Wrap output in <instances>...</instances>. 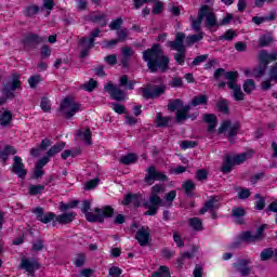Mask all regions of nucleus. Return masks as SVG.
<instances>
[{
    "label": "nucleus",
    "instance_id": "obj_1",
    "mask_svg": "<svg viewBox=\"0 0 277 277\" xmlns=\"http://www.w3.org/2000/svg\"><path fill=\"white\" fill-rule=\"evenodd\" d=\"M143 62L147 64V69L151 75L170 70V57L166 55L159 43H154L151 48L143 51Z\"/></svg>",
    "mask_w": 277,
    "mask_h": 277
},
{
    "label": "nucleus",
    "instance_id": "obj_2",
    "mask_svg": "<svg viewBox=\"0 0 277 277\" xmlns=\"http://www.w3.org/2000/svg\"><path fill=\"white\" fill-rule=\"evenodd\" d=\"M222 77H225V79H227V88L234 91V100L243 101V98H246V95L243 94V91H241V85L237 84V79H239V71H226V69L224 68L215 69L213 74L214 81H220Z\"/></svg>",
    "mask_w": 277,
    "mask_h": 277
},
{
    "label": "nucleus",
    "instance_id": "obj_3",
    "mask_svg": "<svg viewBox=\"0 0 277 277\" xmlns=\"http://www.w3.org/2000/svg\"><path fill=\"white\" fill-rule=\"evenodd\" d=\"M267 229V224H262L255 229V234L252 232L245 230L239 235V240L232 242L230 248L237 249L241 246V241L246 243H256V241H263L265 239V230Z\"/></svg>",
    "mask_w": 277,
    "mask_h": 277
},
{
    "label": "nucleus",
    "instance_id": "obj_4",
    "mask_svg": "<svg viewBox=\"0 0 277 277\" xmlns=\"http://www.w3.org/2000/svg\"><path fill=\"white\" fill-rule=\"evenodd\" d=\"M183 42H185L184 32H176L175 40L168 42V47H170L172 51H177V53L174 55V60L180 66H183V64H185V57L187 55V48Z\"/></svg>",
    "mask_w": 277,
    "mask_h": 277
},
{
    "label": "nucleus",
    "instance_id": "obj_5",
    "mask_svg": "<svg viewBox=\"0 0 277 277\" xmlns=\"http://www.w3.org/2000/svg\"><path fill=\"white\" fill-rule=\"evenodd\" d=\"M248 160V153H241L237 155H225L223 158V163L221 166V172L223 174H230L235 166H241Z\"/></svg>",
    "mask_w": 277,
    "mask_h": 277
},
{
    "label": "nucleus",
    "instance_id": "obj_6",
    "mask_svg": "<svg viewBox=\"0 0 277 277\" xmlns=\"http://www.w3.org/2000/svg\"><path fill=\"white\" fill-rule=\"evenodd\" d=\"M226 131V137L229 144H235V137H237V135H239V131H241V123L236 122L233 124L230 120H224L217 129V135H223Z\"/></svg>",
    "mask_w": 277,
    "mask_h": 277
},
{
    "label": "nucleus",
    "instance_id": "obj_7",
    "mask_svg": "<svg viewBox=\"0 0 277 277\" xmlns=\"http://www.w3.org/2000/svg\"><path fill=\"white\" fill-rule=\"evenodd\" d=\"M65 120H70L75 114L81 111V104L72 102L70 97H65L57 109Z\"/></svg>",
    "mask_w": 277,
    "mask_h": 277
},
{
    "label": "nucleus",
    "instance_id": "obj_8",
    "mask_svg": "<svg viewBox=\"0 0 277 277\" xmlns=\"http://www.w3.org/2000/svg\"><path fill=\"white\" fill-rule=\"evenodd\" d=\"M43 42H47V38L34 32L26 34L21 40L25 51H36L38 44H42Z\"/></svg>",
    "mask_w": 277,
    "mask_h": 277
},
{
    "label": "nucleus",
    "instance_id": "obj_9",
    "mask_svg": "<svg viewBox=\"0 0 277 277\" xmlns=\"http://www.w3.org/2000/svg\"><path fill=\"white\" fill-rule=\"evenodd\" d=\"M155 181H160V183H166V181H168V175L161 171H157L156 166H150L146 169L144 183H147V185H153Z\"/></svg>",
    "mask_w": 277,
    "mask_h": 277
},
{
    "label": "nucleus",
    "instance_id": "obj_10",
    "mask_svg": "<svg viewBox=\"0 0 277 277\" xmlns=\"http://www.w3.org/2000/svg\"><path fill=\"white\" fill-rule=\"evenodd\" d=\"M141 92L143 98H159V96L166 94V84L142 88Z\"/></svg>",
    "mask_w": 277,
    "mask_h": 277
},
{
    "label": "nucleus",
    "instance_id": "obj_11",
    "mask_svg": "<svg viewBox=\"0 0 277 277\" xmlns=\"http://www.w3.org/2000/svg\"><path fill=\"white\" fill-rule=\"evenodd\" d=\"M104 90L105 92H108V94H110L113 101H117L118 103H120L127 100V92L116 87L111 81L104 87Z\"/></svg>",
    "mask_w": 277,
    "mask_h": 277
},
{
    "label": "nucleus",
    "instance_id": "obj_12",
    "mask_svg": "<svg viewBox=\"0 0 277 277\" xmlns=\"http://www.w3.org/2000/svg\"><path fill=\"white\" fill-rule=\"evenodd\" d=\"M31 213L36 216L37 222H41V224H51L53 220H55V212H45L44 208L36 207L31 210Z\"/></svg>",
    "mask_w": 277,
    "mask_h": 277
},
{
    "label": "nucleus",
    "instance_id": "obj_13",
    "mask_svg": "<svg viewBox=\"0 0 277 277\" xmlns=\"http://www.w3.org/2000/svg\"><path fill=\"white\" fill-rule=\"evenodd\" d=\"M143 207L147 209L144 212V215H157L159 212V207H163V199L161 197H149V203H143Z\"/></svg>",
    "mask_w": 277,
    "mask_h": 277
},
{
    "label": "nucleus",
    "instance_id": "obj_14",
    "mask_svg": "<svg viewBox=\"0 0 277 277\" xmlns=\"http://www.w3.org/2000/svg\"><path fill=\"white\" fill-rule=\"evenodd\" d=\"M11 172L18 176V179H27V169H25V163L23 162V158L21 156L13 157Z\"/></svg>",
    "mask_w": 277,
    "mask_h": 277
},
{
    "label": "nucleus",
    "instance_id": "obj_15",
    "mask_svg": "<svg viewBox=\"0 0 277 277\" xmlns=\"http://www.w3.org/2000/svg\"><path fill=\"white\" fill-rule=\"evenodd\" d=\"M251 263L252 260L250 259H239L233 264V267H235V269H237L242 277H246L250 276V272H252V268H250Z\"/></svg>",
    "mask_w": 277,
    "mask_h": 277
},
{
    "label": "nucleus",
    "instance_id": "obj_16",
    "mask_svg": "<svg viewBox=\"0 0 277 277\" xmlns=\"http://www.w3.org/2000/svg\"><path fill=\"white\" fill-rule=\"evenodd\" d=\"M259 64L265 65L266 68L273 62H277V51L268 53L267 50H260L258 55Z\"/></svg>",
    "mask_w": 277,
    "mask_h": 277
},
{
    "label": "nucleus",
    "instance_id": "obj_17",
    "mask_svg": "<svg viewBox=\"0 0 277 277\" xmlns=\"http://www.w3.org/2000/svg\"><path fill=\"white\" fill-rule=\"evenodd\" d=\"M192 102L188 105H184L182 102L181 109L175 111V122L179 124L181 122H185V120H189V111H192Z\"/></svg>",
    "mask_w": 277,
    "mask_h": 277
},
{
    "label": "nucleus",
    "instance_id": "obj_18",
    "mask_svg": "<svg viewBox=\"0 0 277 277\" xmlns=\"http://www.w3.org/2000/svg\"><path fill=\"white\" fill-rule=\"evenodd\" d=\"M135 239L140 246H148V241H150V228L141 227L136 232Z\"/></svg>",
    "mask_w": 277,
    "mask_h": 277
},
{
    "label": "nucleus",
    "instance_id": "obj_19",
    "mask_svg": "<svg viewBox=\"0 0 277 277\" xmlns=\"http://www.w3.org/2000/svg\"><path fill=\"white\" fill-rule=\"evenodd\" d=\"M77 217V213L75 212H64L60 215L55 214L53 222V226H55V222L61 224L62 226L66 224H71L72 221Z\"/></svg>",
    "mask_w": 277,
    "mask_h": 277
},
{
    "label": "nucleus",
    "instance_id": "obj_20",
    "mask_svg": "<svg viewBox=\"0 0 277 277\" xmlns=\"http://www.w3.org/2000/svg\"><path fill=\"white\" fill-rule=\"evenodd\" d=\"M21 267L22 269H25L30 274V276H34L36 274V269H40V263L38 261H30L27 258L22 259L21 262Z\"/></svg>",
    "mask_w": 277,
    "mask_h": 277
},
{
    "label": "nucleus",
    "instance_id": "obj_21",
    "mask_svg": "<svg viewBox=\"0 0 277 277\" xmlns=\"http://www.w3.org/2000/svg\"><path fill=\"white\" fill-rule=\"evenodd\" d=\"M121 205L123 207H129L130 205H132L135 209H140V207L142 206V203L140 202V195L128 193L127 195H124Z\"/></svg>",
    "mask_w": 277,
    "mask_h": 277
},
{
    "label": "nucleus",
    "instance_id": "obj_22",
    "mask_svg": "<svg viewBox=\"0 0 277 277\" xmlns=\"http://www.w3.org/2000/svg\"><path fill=\"white\" fill-rule=\"evenodd\" d=\"M202 121L208 124V133H215V128L217 127V115L215 114H203Z\"/></svg>",
    "mask_w": 277,
    "mask_h": 277
},
{
    "label": "nucleus",
    "instance_id": "obj_23",
    "mask_svg": "<svg viewBox=\"0 0 277 277\" xmlns=\"http://www.w3.org/2000/svg\"><path fill=\"white\" fill-rule=\"evenodd\" d=\"M89 21L91 23H98L100 27H107V14L101 13V11H95L90 14Z\"/></svg>",
    "mask_w": 277,
    "mask_h": 277
},
{
    "label": "nucleus",
    "instance_id": "obj_24",
    "mask_svg": "<svg viewBox=\"0 0 277 277\" xmlns=\"http://www.w3.org/2000/svg\"><path fill=\"white\" fill-rule=\"evenodd\" d=\"M220 209V203H217V198L211 197L205 202L203 207L199 210L200 215H205L207 211H217Z\"/></svg>",
    "mask_w": 277,
    "mask_h": 277
},
{
    "label": "nucleus",
    "instance_id": "obj_25",
    "mask_svg": "<svg viewBox=\"0 0 277 277\" xmlns=\"http://www.w3.org/2000/svg\"><path fill=\"white\" fill-rule=\"evenodd\" d=\"M246 215V209L242 207H235L232 209V217H235L236 223L239 224L240 226H243V224H246V221L243 220Z\"/></svg>",
    "mask_w": 277,
    "mask_h": 277
},
{
    "label": "nucleus",
    "instance_id": "obj_26",
    "mask_svg": "<svg viewBox=\"0 0 277 277\" xmlns=\"http://www.w3.org/2000/svg\"><path fill=\"white\" fill-rule=\"evenodd\" d=\"M3 85L10 90H13L14 92H16V90H21V85H23V82H21V75L12 74L11 81L3 83Z\"/></svg>",
    "mask_w": 277,
    "mask_h": 277
},
{
    "label": "nucleus",
    "instance_id": "obj_27",
    "mask_svg": "<svg viewBox=\"0 0 277 277\" xmlns=\"http://www.w3.org/2000/svg\"><path fill=\"white\" fill-rule=\"evenodd\" d=\"M216 111L223 114L224 116H228L230 114V107L228 106V100L221 97L215 104Z\"/></svg>",
    "mask_w": 277,
    "mask_h": 277
},
{
    "label": "nucleus",
    "instance_id": "obj_28",
    "mask_svg": "<svg viewBox=\"0 0 277 277\" xmlns=\"http://www.w3.org/2000/svg\"><path fill=\"white\" fill-rule=\"evenodd\" d=\"M192 107H198L200 105H209V96L207 94L196 95L190 101Z\"/></svg>",
    "mask_w": 277,
    "mask_h": 277
},
{
    "label": "nucleus",
    "instance_id": "obj_29",
    "mask_svg": "<svg viewBox=\"0 0 277 277\" xmlns=\"http://www.w3.org/2000/svg\"><path fill=\"white\" fill-rule=\"evenodd\" d=\"M66 148V143L65 142H58L54 144L48 151L47 155L48 157H55V155H60Z\"/></svg>",
    "mask_w": 277,
    "mask_h": 277
},
{
    "label": "nucleus",
    "instance_id": "obj_30",
    "mask_svg": "<svg viewBox=\"0 0 277 277\" xmlns=\"http://www.w3.org/2000/svg\"><path fill=\"white\" fill-rule=\"evenodd\" d=\"M119 163H122L123 166H132L133 163H137V154L129 153L122 156Z\"/></svg>",
    "mask_w": 277,
    "mask_h": 277
},
{
    "label": "nucleus",
    "instance_id": "obj_31",
    "mask_svg": "<svg viewBox=\"0 0 277 277\" xmlns=\"http://www.w3.org/2000/svg\"><path fill=\"white\" fill-rule=\"evenodd\" d=\"M276 21V13L271 12L268 16H253L252 23L255 25H263V23H269Z\"/></svg>",
    "mask_w": 277,
    "mask_h": 277
},
{
    "label": "nucleus",
    "instance_id": "obj_32",
    "mask_svg": "<svg viewBox=\"0 0 277 277\" xmlns=\"http://www.w3.org/2000/svg\"><path fill=\"white\" fill-rule=\"evenodd\" d=\"M170 120H172V117L170 116L163 117V114L158 113L156 116V126L160 129H166V127L170 124Z\"/></svg>",
    "mask_w": 277,
    "mask_h": 277
},
{
    "label": "nucleus",
    "instance_id": "obj_33",
    "mask_svg": "<svg viewBox=\"0 0 277 277\" xmlns=\"http://www.w3.org/2000/svg\"><path fill=\"white\" fill-rule=\"evenodd\" d=\"M78 137H81L88 146H92V130L85 128V130H78Z\"/></svg>",
    "mask_w": 277,
    "mask_h": 277
},
{
    "label": "nucleus",
    "instance_id": "obj_34",
    "mask_svg": "<svg viewBox=\"0 0 277 277\" xmlns=\"http://www.w3.org/2000/svg\"><path fill=\"white\" fill-rule=\"evenodd\" d=\"M119 85L121 88H126V90H135V82L129 80V76H127V75H122L119 78Z\"/></svg>",
    "mask_w": 277,
    "mask_h": 277
},
{
    "label": "nucleus",
    "instance_id": "obj_35",
    "mask_svg": "<svg viewBox=\"0 0 277 277\" xmlns=\"http://www.w3.org/2000/svg\"><path fill=\"white\" fill-rule=\"evenodd\" d=\"M272 42H274V37L272 36V34L261 35L259 38L260 49H265V47H269Z\"/></svg>",
    "mask_w": 277,
    "mask_h": 277
},
{
    "label": "nucleus",
    "instance_id": "obj_36",
    "mask_svg": "<svg viewBox=\"0 0 277 277\" xmlns=\"http://www.w3.org/2000/svg\"><path fill=\"white\" fill-rule=\"evenodd\" d=\"M151 277H172V274L170 273V268L168 266L161 265L157 271L151 273Z\"/></svg>",
    "mask_w": 277,
    "mask_h": 277
},
{
    "label": "nucleus",
    "instance_id": "obj_37",
    "mask_svg": "<svg viewBox=\"0 0 277 277\" xmlns=\"http://www.w3.org/2000/svg\"><path fill=\"white\" fill-rule=\"evenodd\" d=\"M182 189H184L187 198H192V196H194L192 192L196 189V184L192 180H187L182 184Z\"/></svg>",
    "mask_w": 277,
    "mask_h": 277
},
{
    "label": "nucleus",
    "instance_id": "obj_38",
    "mask_svg": "<svg viewBox=\"0 0 277 277\" xmlns=\"http://www.w3.org/2000/svg\"><path fill=\"white\" fill-rule=\"evenodd\" d=\"M181 107H183V100L181 98H174V100H170L168 103V110L169 111H179V109H181Z\"/></svg>",
    "mask_w": 277,
    "mask_h": 277
},
{
    "label": "nucleus",
    "instance_id": "obj_39",
    "mask_svg": "<svg viewBox=\"0 0 277 277\" xmlns=\"http://www.w3.org/2000/svg\"><path fill=\"white\" fill-rule=\"evenodd\" d=\"M85 220L87 222H91V224H105V220H103V216L101 214H94L92 212L87 213Z\"/></svg>",
    "mask_w": 277,
    "mask_h": 277
},
{
    "label": "nucleus",
    "instance_id": "obj_40",
    "mask_svg": "<svg viewBox=\"0 0 277 277\" xmlns=\"http://www.w3.org/2000/svg\"><path fill=\"white\" fill-rule=\"evenodd\" d=\"M87 256L85 253H77L72 260L71 263L75 265V267H83L85 265Z\"/></svg>",
    "mask_w": 277,
    "mask_h": 277
},
{
    "label": "nucleus",
    "instance_id": "obj_41",
    "mask_svg": "<svg viewBox=\"0 0 277 277\" xmlns=\"http://www.w3.org/2000/svg\"><path fill=\"white\" fill-rule=\"evenodd\" d=\"M47 189L43 184L34 185L31 184L28 187V194L30 196H40V194L43 193V190Z\"/></svg>",
    "mask_w": 277,
    "mask_h": 277
},
{
    "label": "nucleus",
    "instance_id": "obj_42",
    "mask_svg": "<svg viewBox=\"0 0 277 277\" xmlns=\"http://www.w3.org/2000/svg\"><path fill=\"white\" fill-rule=\"evenodd\" d=\"M12 122V111L10 110H4L0 115V126L1 127H8Z\"/></svg>",
    "mask_w": 277,
    "mask_h": 277
},
{
    "label": "nucleus",
    "instance_id": "obj_43",
    "mask_svg": "<svg viewBox=\"0 0 277 277\" xmlns=\"http://www.w3.org/2000/svg\"><path fill=\"white\" fill-rule=\"evenodd\" d=\"M237 38V31L234 29H227L223 35L219 36V40H226L227 42H233Z\"/></svg>",
    "mask_w": 277,
    "mask_h": 277
},
{
    "label": "nucleus",
    "instance_id": "obj_44",
    "mask_svg": "<svg viewBox=\"0 0 277 277\" xmlns=\"http://www.w3.org/2000/svg\"><path fill=\"white\" fill-rule=\"evenodd\" d=\"M40 12V6L38 5H28L24 9L23 13L27 18H31V16H36Z\"/></svg>",
    "mask_w": 277,
    "mask_h": 277
},
{
    "label": "nucleus",
    "instance_id": "obj_45",
    "mask_svg": "<svg viewBox=\"0 0 277 277\" xmlns=\"http://www.w3.org/2000/svg\"><path fill=\"white\" fill-rule=\"evenodd\" d=\"M243 92L251 94L256 90V83L252 79H247L242 84Z\"/></svg>",
    "mask_w": 277,
    "mask_h": 277
},
{
    "label": "nucleus",
    "instance_id": "obj_46",
    "mask_svg": "<svg viewBox=\"0 0 277 277\" xmlns=\"http://www.w3.org/2000/svg\"><path fill=\"white\" fill-rule=\"evenodd\" d=\"M188 224L193 230H202V220H200V217L195 216L189 219Z\"/></svg>",
    "mask_w": 277,
    "mask_h": 277
},
{
    "label": "nucleus",
    "instance_id": "obj_47",
    "mask_svg": "<svg viewBox=\"0 0 277 277\" xmlns=\"http://www.w3.org/2000/svg\"><path fill=\"white\" fill-rule=\"evenodd\" d=\"M261 261H269V259H274V248L269 247L263 249L260 253Z\"/></svg>",
    "mask_w": 277,
    "mask_h": 277
},
{
    "label": "nucleus",
    "instance_id": "obj_48",
    "mask_svg": "<svg viewBox=\"0 0 277 277\" xmlns=\"http://www.w3.org/2000/svg\"><path fill=\"white\" fill-rule=\"evenodd\" d=\"M51 105H52L51 100H49V97L47 96L41 97L40 108L44 114H51Z\"/></svg>",
    "mask_w": 277,
    "mask_h": 277
},
{
    "label": "nucleus",
    "instance_id": "obj_49",
    "mask_svg": "<svg viewBox=\"0 0 277 277\" xmlns=\"http://www.w3.org/2000/svg\"><path fill=\"white\" fill-rule=\"evenodd\" d=\"M163 8H164L163 2H161L160 0H156L154 2L151 14H154L155 16H159V14H163Z\"/></svg>",
    "mask_w": 277,
    "mask_h": 277
},
{
    "label": "nucleus",
    "instance_id": "obj_50",
    "mask_svg": "<svg viewBox=\"0 0 277 277\" xmlns=\"http://www.w3.org/2000/svg\"><path fill=\"white\" fill-rule=\"evenodd\" d=\"M123 24H124V21L122 19V17H117L116 19H113L110 22L108 27L110 31H118V29H120V27H122Z\"/></svg>",
    "mask_w": 277,
    "mask_h": 277
},
{
    "label": "nucleus",
    "instance_id": "obj_51",
    "mask_svg": "<svg viewBox=\"0 0 277 277\" xmlns=\"http://www.w3.org/2000/svg\"><path fill=\"white\" fill-rule=\"evenodd\" d=\"M116 210H114V207L111 206H104L102 208V220L114 217V213Z\"/></svg>",
    "mask_w": 277,
    "mask_h": 277
},
{
    "label": "nucleus",
    "instance_id": "obj_52",
    "mask_svg": "<svg viewBox=\"0 0 277 277\" xmlns=\"http://www.w3.org/2000/svg\"><path fill=\"white\" fill-rule=\"evenodd\" d=\"M255 198H258L259 200L254 202V209H256V211H263V209H265V202L267 199L261 196V194H256Z\"/></svg>",
    "mask_w": 277,
    "mask_h": 277
},
{
    "label": "nucleus",
    "instance_id": "obj_53",
    "mask_svg": "<svg viewBox=\"0 0 277 277\" xmlns=\"http://www.w3.org/2000/svg\"><path fill=\"white\" fill-rule=\"evenodd\" d=\"M96 88H98V81H96L92 78L82 85V89H84L85 92H94V90H96Z\"/></svg>",
    "mask_w": 277,
    "mask_h": 277
},
{
    "label": "nucleus",
    "instance_id": "obj_54",
    "mask_svg": "<svg viewBox=\"0 0 277 277\" xmlns=\"http://www.w3.org/2000/svg\"><path fill=\"white\" fill-rule=\"evenodd\" d=\"M210 13H211V9L209 8V5L203 4L198 11L197 18H200L201 21H203L209 16Z\"/></svg>",
    "mask_w": 277,
    "mask_h": 277
},
{
    "label": "nucleus",
    "instance_id": "obj_55",
    "mask_svg": "<svg viewBox=\"0 0 277 277\" xmlns=\"http://www.w3.org/2000/svg\"><path fill=\"white\" fill-rule=\"evenodd\" d=\"M40 81H42V77L40 75H34L29 77L28 84L32 90H36Z\"/></svg>",
    "mask_w": 277,
    "mask_h": 277
},
{
    "label": "nucleus",
    "instance_id": "obj_56",
    "mask_svg": "<svg viewBox=\"0 0 277 277\" xmlns=\"http://www.w3.org/2000/svg\"><path fill=\"white\" fill-rule=\"evenodd\" d=\"M206 24H207V27H217V17L215 16V13L211 12L206 17Z\"/></svg>",
    "mask_w": 277,
    "mask_h": 277
},
{
    "label": "nucleus",
    "instance_id": "obj_57",
    "mask_svg": "<svg viewBox=\"0 0 277 277\" xmlns=\"http://www.w3.org/2000/svg\"><path fill=\"white\" fill-rule=\"evenodd\" d=\"M3 89H2V96L4 101H12V98H14V90L10 89L9 87H5L4 84Z\"/></svg>",
    "mask_w": 277,
    "mask_h": 277
},
{
    "label": "nucleus",
    "instance_id": "obj_58",
    "mask_svg": "<svg viewBox=\"0 0 277 277\" xmlns=\"http://www.w3.org/2000/svg\"><path fill=\"white\" fill-rule=\"evenodd\" d=\"M195 179L197 181H207L209 179V171L205 169H199L195 172Z\"/></svg>",
    "mask_w": 277,
    "mask_h": 277
},
{
    "label": "nucleus",
    "instance_id": "obj_59",
    "mask_svg": "<svg viewBox=\"0 0 277 277\" xmlns=\"http://www.w3.org/2000/svg\"><path fill=\"white\" fill-rule=\"evenodd\" d=\"M118 40L111 39V40H105L103 42L102 49H107L108 51L114 50L116 47H118Z\"/></svg>",
    "mask_w": 277,
    "mask_h": 277
},
{
    "label": "nucleus",
    "instance_id": "obj_60",
    "mask_svg": "<svg viewBox=\"0 0 277 277\" xmlns=\"http://www.w3.org/2000/svg\"><path fill=\"white\" fill-rule=\"evenodd\" d=\"M32 252H42L44 250V240L37 239L32 242L31 247Z\"/></svg>",
    "mask_w": 277,
    "mask_h": 277
},
{
    "label": "nucleus",
    "instance_id": "obj_61",
    "mask_svg": "<svg viewBox=\"0 0 277 277\" xmlns=\"http://www.w3.org/2000/svg\"><path fill=\"white\" fill-rule=\"evenodd\" d=\"M198 141H182L180 147L182 150H188V148H196Z\"/></svg>",
    "mask_w": 277,
    "mask_h": 277
},
{
    "label": "nucleus",
    "instance_id": "obj_62",
    "mask_svg": "<svg viewBox=\"0 0 277 277\" xmlns=\"http://www.w3.org/2000/svg\"><path fill=\"white\" fill-rule=\"evenodd\" d=\"M268 77L271 78V81H274V83H277V63H274L269 70H268Z\"/></svg>",
    "mask_w": 277,
    "mask_h": 277
},
{
    "label": "nucleus",
    "instance_id": "obj_63",
    "mask_svg": "<svg viewBox=\"0 0 277 277\" xmlns=\"http://www.w3.org/2000/svg\"><path fill=\"white\" fill-rule=\"evenodd\" d=\"M40 55H41V60H47L48 57H51V47L43 44L41 47Z\"/></svg>",
    "mask_w": 277,
    "mask_h": 277
},
{
    "label": "nucleus",
    "instance_id": "obj_64",
    "mask_svg": "<svg viewBox=\"0 0 277 277\" xmlns=\"http://www.w3.org/2000/svg\"><path fill=\"white\" fill-rule=\"evenodd\" d=\"M170 88H183V78L173 77L169 82Z\"/></svg>",
    "mask_w": 277,
    "mask_h": 277
}]
</instances>
